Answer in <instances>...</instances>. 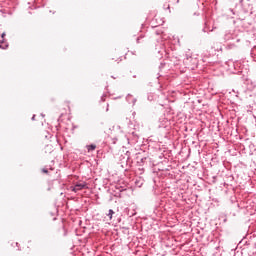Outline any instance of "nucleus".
Segmentation results:
<instances>
[{
    "instance_id": "nucleus-1",
    "label": "nucleus",
    "mask_w": 256,
    "mask_h": 256,
    "mask_svg": "<svg viewBox=\"0 0 256 256\" xmlns=\"http://www.w3.org/2000/svg\"><path fill=\"white\" fill-rule=\"evenodd\" d=\"M83 189H87V184L84 183H76L72 189V191H74V193H77V191H81Z\"/></svg>"
},
{
    "instance_id": "nucleus-2",
    "label": "nucleus",
    "mask_w": 256,
    "mask_h": 256,
    "mask_svg": "<svg viewBox=\"0 0 256 256\" xmlns=\"http://www.w3.org/2000/svg\"><path fill=\"white\" fill-rule=\"evenodd\" d=\"M126 101L130 103V105H135L137 103V98H134L133 95L128 94L126 96Z\"/></svg>"
},
{
    "instance_id": "nucleus-3",
    "label": "nucleus",
    "mask_w": 256,
    "mask_h": 256,
    "mask_svg": "<svg viewBox=\"0 0 256 256\" xmlns=\"http://www.w3.org/2000/svg\"><path fill=\"white\" fill-rule=\"evenodd\" d=\"M86 149L88 153H91L92 151H95V149H97V145L95 144L86 145Z\"/></svg>"
},
{
    "instance_id": "nucleus-4",
    "label": "nucleus",
    "mask_w": 256,
    "mask_h": 256,
    "mask_svg": "<svg viewBox=\"0 0 256 256\" xmlns=\"http://www.w3.org/2000/svg\"><path fill=\"white\" fill-rule=\"evenodd\" d=\"M233 39H235V38H233V34H231V33H226V34L224 35V40H225V41H231V40H233Z\"/></svg>"
},
{
    "instance_id": "nucleus-5",
    "label": "nucleus",
    "mask_w": 256,
    "mask_h": 256,
    "mask_svg": "<svg viewBox=\"0 0 256 256\" xmlns=\"http://www.w3.org/2000/svg\"><path fill=\"white\" fill-rule=\"evenodd\" d=\"M3 43H5V39L0 40V49H7L9 45L3 46Z\"/></svg>"
},
{
    "instance_id": "nucleus-6",
    "label": "nucleus",
    "mask_w": 256,
    "mask_h": 256,
    "mask_svg": "<svg viewBox=\"0 0 256 256\" xmlns=\"http://www.w3.org/2000/svg\"><path fill=\"white\" fill-rule=\"evenodd\" d=\"M113 215H115V211H113V209H110V210L108 211L109 219H113Z\"/></svg>"
},
{
    "instance_id": "nucleus-7",
    "label": "nucleus",
    "mask_w": 256,
    "mask_h": 256,
    "mask_svg": "<svg viewBox=\"0 0 256 256\" xmlns=\"http://www.w3.org/2000/svg\"><path fill=\"white\" fill-rule=\"evenodd\" d=\"M130 155H131V152L127 151L126 154H125V156H126V163H128Z\"/></svg>"
},
{
    "instance_id": "nucleus-8",
    "label": "nucleus",
    "mask_w": 256,
    "mask_h": 256,
    "mask_svg": "<svg viewBox=\"0 0 256 256\" xmlns=\"http://www.w3.org/2000/svg\"><path fill=\"white\" fill-rule=\"evenodd\" d=\"M140 161H141V163H145V161H147V158H145V157L141 158Z\"/></svg>"
},
{
    "instance_id": "nucleus-9",
    "label": "nucleus",
    "mask_w": 256,
    "mask_h": 256,
    "mask_svg": "<svg viewBox=\"0 0 256 256\" xmlns=\"http://www.w3.org/2000/svg\"><path fill=\"white\" fill-rule=\"evenodd\" d=\"M42 173H49V170L43 168V169H42Z\"/></svg>"
},
{
    "instance_id": "nucleus-10",
    "label": "nucleus",
    "mask_w": 256,
    "mask_h": 256,
    "mask_svg": "<svg viewBox=\"0 0 256 256\" xmlns=\"http://www.w3.org/2000/svg\"><path fill=\"white\" fill-rule=\"evenodd\" d=\"M6 35H7V34H6L5 32H3L2 35H1L2 39H5V36H6Z\"/></svg>"
},
{
    "instance_id": "nucleus-11",
    "label": "nucleus",
    "mask_w": 256,
    "mask_h": 256,
    "mask_svg": "<svg viewBox=\"0 0 256 256\" xmlns=\"http://www.w3.org/2000/svg\"><path fill=\"white\" fill-rule=\"evenodd\" d=\"M105 95H103L102 97H101V101H105Z\"/></svg>"
},
{
    "instance_id": "nucleus-12",
    "label": "nucleus",
    "mask_w": 256,
    "mask_h": 256,
    "mask_svg": "<svg viewBox=\"0 0 256 256\" xmlns=\"http://www.w3.org/2000/svg\"><path fill=\"white\" fill-rule=\"evenodd\" d=\"M32 121H35V115L32 116Z\"/></svg>"
},
{
    "instance_id": "nucleus-13",
    "label": "nucleus",
    "mask_w": 256,
    "mask_h": 256,
    "mask_svg": "<svg viewBox=\"0 0 256 256\" xmlns=\"http://www.w3.org/2000/svg\"><path fill=\"white\" fill-rule=\"evenodd\" d=\"M156 35H161V33L160 32H156Z\"/></svg>"
},
{
    "instance_id": "nucleus-14",
    "label": "nucleus",
    "mask_w": 256,
    "mask_h": 256,
    "mask_svg": "<svg viewBox=\"0 0 256 256\" xmlns=\"http://www.w3.org/2000/svg\"><path fill=\"white\" fill-rule=\"evenodd\" d=\"M236 42L239 43V39H236Z\"/></svg>"
},
{
    "instance_id": "nucleus-15",
    "label": "nucleus",
    "mask_w": 256,
    "mask_h": 256,
    "mask_svg": "<svg viewBox=\"0 0 256 256\" xmlns=\"http://www.w3.org/2000/svg\"><path fill=\"white\" fill-rule=\"evenodd\" d=\"M41 116H42V117H45V115H44V114H41Z\"/></svg>"
}]
</instances>
